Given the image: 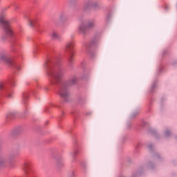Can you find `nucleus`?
<instances>
[{
	"mask_svg": "<svg viewBox=\"0 0 177 177\" xmlns=\"http://www.w3.org/2000/svg\"><path fill=\"white\" fill-rule=\"evenodd\" d=\"M60 58L53 55H47L46 61V70L51 84V86L54 89L57 90L62 101L61 104L68 103L70 102V88L77 85V77L70 79L67 82H63L62 80V68L60 67Z\"/></svg>",
	"mask_w": 177,
	"mask_h": 177,
	"instance_id": "f257e3e1",
	"label": "nucleus"
},
{
	"mask_svg": "<svg viewBox=\"0 0 177 177\" xmlns=\"http://www.w3.org/2000/svg\"><path fill=\"white\" fill-rule=\"evenodd\" d=\"M0 26L3 30V35L1 37L2 41H10L11 43L12 51L14 53H18L20 46V44L17 42V39L15 32L12 30L10 26L9 25V21H7L4 15L0 16Z\"/></svg>",
	"mask_w": 177,
	"mask_h": 177,
	"instance_id": "f03ea898",
	"label": "nucleus"
},
{
	"mask_svg": "<svg viewBox=\"0 0 177 177\" xmlns=\"http://www.w3.org/2000/svg\"><path fill=\"white\" fill-rule=\"evenodd\" d=\"M10 86H15V79L11 77L8 80V83L0 82V104H2V99L3 97H12V90L9 88Z\"/></svg>",
	"mask_w": 177,
	"mask_h": 177,
	"instance_id": "7ed1b4c3",
	"label": "nucleus"
},
{
	"mask_svg": "<svg viewBox=\"0 0 177 177\" xmlns=\"http://www.w3.org/2000/svg\"><path fill=\"white\" fill-rule=\"evenodd\" d=\"M95 27L94 21H88L86 23L82 21L81 24L79 25L77 31L79 34H81L84 39H86V37L89 35V31Z\"/></svg>",
	"mask_w": 177,
	"mask_h": 177,
	"instance_id": "20e7f679",
	"label": "nucleus"
},
{
	"mask_svg": "<svg viewBox=\"0 0 177 177\" xmlns=\"http://www.w3.org/2000/svg\"><path fill=\"white\" fill-rule=\"evenodd\" d=\"M99 34H95L93 38L91 39L90 42L88 43H83V45L85 46L86 50H87L88 53L90 55L91 57H93L95 54L94 49L99 45Z\"/></svg>",
	"mask_w": 177,
	"mask_h": 177,
	"instance_id": "39448f33",
	"label": "nucleus"
},
{
	"mask_svg": "<svg viewBox=\"0 0 177 177\" xmlns=\"http://www.w3.org/2000/svg\"><path fill=\"white\" fill-rule=\"evenodd\" d=\"M0 62H2V63H6V64H8V66L13 67L17 70H20V66H19V64L15 62V58H10V56L8 55V53L6 51L0 52Z\"/></svg>",
	"mask_w": 177,
	"mask_h": 177,
	"instance_id": "423d86ee",
	"label": "nucleus"
},
{
	"mask_svg": "<svg viewBox=\"0 0 177 177\" xmlns=\"http://www.w3.org/2000/svg\"><path fill=\"white\" fill-rule=\"evenodd\" d=\"M74 46L73 42L67 43L65 46V52L66 53L68 62L71 68H73V56H74Z\"/></svg>",
	"mask_w": 177,
	"mask_h": 177,
	"instance_id": "0eeeda50",
	"label": "nucleus"
},
{
	"mask_svg": "<svg viewBox=\"0 0 177 177\" xmlns=\"http://www.w3.org/2000/svg\"><path fill=\"white\" fill-rule=\"evenodd\" d=\"M92 9L94 12L99 10V9H100V4H99V3H93L91 0L85 1L83 5V12L88 13L91 12Z\"/></svg>",
	"mask_w": 177,
	"mask_h": 177,
	"instance_id": "6e6552de",
	"label": "nucleus"
},
{
	"mask_svg": "<svg viewBox=\"0 0 177 177\" xmlns=\"http://www.w3.org/2000/svg\"><path fill=\"white\" fill-rule=\"evenodd\" d=\"M147 149H149L151 154H152V157L155 160H159V161H162V156L160 155V153H158V152H157L154 150V146L153 145H152L151 144L148 145H147Z\"/></svg>",
	"mask_w": 177,
	"mask_h": 177,
	"instance_id": "1a4fd4ad",
	"label": "nucleus"
},
{
	"mask_svg": "<svg viewBox=\"0 0 177 177\" xmlns=\"http://www.w3.org/2000/svg\"><path fill=\"white\" fill-rule=\"evenodd\" d=\"M24 17L28 20L30 27H33L39 32H42V30H39V25L37 22V19H31L28 15H25Z\"/></svg>",
	"mask_w": 177,
	"mask_h": 177,
	"instance_id": "9d476101",
	"label": "nucleus"
},
{
	"mask_svg": "<svg viewBox=\"0 0 177 177\" xmlns=\"http://www.w3.org/2000/svg\"><path fill=\"white\" fill-rule=\"evenodd\" d=\"M9 164L8 156L5 153H0V169L6 168Z\"/></svg>",
	"mask_w": 177,
	"mask_h": 177,
	"instance_id": "9b49d317",
	"label": "nucleus"
},
{
	"mask_svg": "<svg viewBox=\"0 0 177 177\" xmlns=\"http://www.w3.org/2000/svg\"><path fill=\"white\" fill-rule=\"evenodd\" d=\"M54 159L55 160L57 167L58 168H63L64 167V164L63 161H62V156H60V152H57L54 155Z\"/></svg>",
	"mask_w": 177,
	"mask_h": 177,
	"instance_id": "f8f14e48",
	"label": "nucleus"
},
{
	"mask_svg": "<svg viewBox=\"0 0 177 177\" xmlns=\"http://www.w3.org/2000/svg\"><path fill=\"white\" fill-rule=\"evenodd\" d=\"M172 136H174V133L172 132V130L171 129H165L163 131L162 138L164 139H166V140H169V139H171Z\"/></svg>",
	"mask_w": 177,
	"mask_h": 177,
	"instance_id": "ddd939ff",
	"label": "nucleus"
},
{
	"mask_svg": "<svg viewBox=\"0 0 177 177\" xmlns=\"http://www.w3.org/2000/svg\"><path fill=\"white\" fill-rule=\"evenodd\" d=\"M73 151L70 153V156L73 158V161H75V157L77 154H80V148L77 146V142H74Z\"/></svg>",
	"mask_w": 177,
	"mask_h": 177,
	"instance_id": "4468645a",
	"label": "nucleus"
},
{
	"mask_svg": "<svg viewBox=\"0 0 177 177\" xmlns=\"http://www.w3.org/2000/svg\"><path fill=\"white\" fill-rule=\"evenodd\" d=\"M8 156V164L10 165V167H13V164L15 163V158L17 156V152L12 151L10 153L9 156Z\"/></svg>",
	"mask_w": 177,
	"mask_h": 177,
	"instance_id": "2eb2a0df",
	"label": "nucleus"
},
{
	"mask_svg": "<svg viewBox=\"0 0 177 177\" xmlns=\"http://www.w3.org/2000/svg\"><path fill=\"white\" fill-rule=\"evenodd\" d=\"M21 132H23V128L17 127L11 132L10 136H12V138H16L17 136H19Z\"/></svg>",
	"mask_w": 177,
	"mask_h": 177,
	"instance_id": "dca6fc26",
	"label": "nucleus"
},
{
	"mask_svg": "<svg viewBox=\"0 0 177 177\" xmlns=\"http://www.w3.org/2000/svg\"><path fill=\"white\" fill-rule=\"evenodd\" d=\"M148 132L151 133L156 139H160V135H158V131L156 129H149Z\"/></svg>",
	"mask_w": 177,
	"mask_h": 177,
	"instance_id": "f3484780",
	"label": "nucleus"
},
{
	"mask_svg": "<svg viewBox=\"0 0 177 177\" xmlns=\"http://www.w3.org/2000/svg\"><path fill=\"white\" fill-rule=\"evenodd\" d=\"M59 20L62 24H64L66 20H67V16L64 12H61L59 16Z\"/></svg>",
	"mask_w": 177,
	"mask_h": 177,
	"instance_id": "a211bd4d",
	"label": "nucleus"
},
{
	"mask_svg": "<svg viewBox=\"0 0 177 177\" xmlns=\"http://www.w3.org/2000/svg\"><path fill=\"white\" fill-rule=\"evenodd\" d=\"M156 167L157 166L156 165V163H154V162L151 160L149 161L148 163L147 164V167L148 168V169H150L151 171H154Z\"/></svg>",
	"mask_w": 177,
	"mask_h": 177,
	"instance_id": "6ab92c4d",
	"label": "nucleus"
},
{
	"mask_svg": "<svg viewBox=\"0 0 177 177\" xmlns=\"http://www.w3.org/2000/svg\"><path fill=\"white\" fill-rule=\"evenodd\" d=\"M157 91V80H154L151 85V88L149 89L150 93H154Z\"/></svg>",
	"mask_w": 177,
	"mask_h": 177,
	"instance_id": "aec40b11",
	"label": "nucleus"
},
{
	"mask_svg": "<svg viewBox=\"0 0 177 177\" xmlns=\"http://www.w3.org/2000/svg\"><path fill=\"white\" fill-rule=\"evenodd\" d=\"M16 117V113L11 112L6 115V122H9L10 120H13Z\"/></svg>",
	"mask_w": 177,
	"mask_h": 177,
	"instance_id": "412c9836",
	"label": "nucleus"
},
{
	"mask_svg": "<svg viewBox=\"0 0 177 177\" xmlns=\"http://www.w3.org/2000/svg\"><path fill=\"white\" fill-rule=\"evenodd\" d=\"M78 3V0H68V5L69 8H77V3Z\"/></svg>",
	"mask_w": 177,
	"mask_h": 177,
	"instance_id": "4be33fe9",
	"label": "nucleus"
},
{
	"mask_svg": "<svg viewBox=\"0 0 177 177\" xmlns=\"http://www.w3.org/2000/svg\"><path fill=\"white\" fill-rule=\"evenodd\" d=\"M22 97L24 104H27V102H28V99L30 97V94H28V93H24L22 95Z\"/></svg>",
	"mask_w": 177,
	"mask_h": 177,
	"instance_id": "5701e85b",
	"label": "nucleus"
},
{
	"mask_svg": "<svg viewBox=\"0 0 177 177\" xmlns=\"http://www.w3.org/2000/svg\"><path fill=\"white\" fill-rule=\"evenodd\" d=\"M111 19H113V12H111V11H109L105 19L106 23H110V21H111Z\"/></svg>",
	"mask_w": 177,
	"mask_h": 177,
	"instance_id": "b1692460",
	"label": "nucleus"
},
{
	"mask_svg": "<svg viewBox=\"0 0 177 177\" xmlns=\"http://www.w3.org/2000/svg\"><path fill=\"white\" fill-rule=\"evenodd\" d=\"M52 37H53V39H57L58 41H61V39H62V37L59 36V34H57L55 32H53Z\"/></svg>",
	"mask_w": 177,
	"mask_h": 177,
	"instance_id": "393cba45",
	"label": "nucleus"
},
{
	"mask_svg": "<svg viewBox=\"0 0 177 177\" xmlns=\"http://www.w3.org/2000/svg\"><path fill=\"white\" fill-rule=\"evenodd\" d=\"M68 177H77L75 170H71L68 172Z\"/></svg>",
	"mask_w": 177,
	"mask_h": 177,
	"instance_id": "a878e982",
	"label": "nucleus"
},
{
	"mask_svg": "<svg viewBox=\"0 0 177 177\" xmlns=\"http://www.w3.org/2000/svg\"><path fill=\"white\" fill-rule=\"evenodd\" d=\"M71 114H72L74 120H77V118H78V111L74 110L71 112Z\"/></svg>",
	"mask_w": 177,
	"mask_h": 177,
	"instance_id": "bb28decb",
	"label": "nucleus"
},
{
	"mask_svg": "<svg viewBox=\"0 0 177 177\" xmlns=\"http://www.w3.org/2000/svg\"><path fill=\"white\" fill-rule=\"evenodd\" d=\"M138 114H139V111H134L131 113V115H130V118H135V117H136V115H138Z\"/></svg>",
	"mask_w": 177,
	"mask_h": 177,
	"instance_id": "cd10ccee",
	"label": "nucleus"
},
{
	"mask_svg": "<svg viewBox=\"0 0 177 177\" xmlns=\"http://www.w3.org/2000/svg\"><path fill=\"white\" fill-rule=\"evenodd\" d=\"M43 48H46V46L42 45V46H36V50L35 51V53H37V50H41Z\"/></svg>",
	"mask_w": 177,
	"mask_h": 177,
	"instance_id": "c85d7f7f",
	"label": "nucleus"
},
{
	"mask_svg": "<svg viewBox=\"0 0 177 177\" xmlns=\"http://www.w3.org/2000/svg\"><path fill=\"white\" fill-rule=\"evenodd\" d=\"M165 109V104L160 103V111H164Z\"/></svg>",
	"mask_w": 177,
	"mask_h": 177,
	"instance_id": "c756f323",
	"label": "nucleus"
},
{
	"mask_svg": "<svg viewBox=\"0 0 177 177\" xmlns=\"http://www.w3.org/2000/svg\"><path fill=\"white\" fill-rule=\"evenodd\" d=\"M80 164L82 167L84 168V172H86V164L85 163V162H81Z\"/></svg>",
	"mask_w": 177,
	"mask_h": 177,
	"instance_id": "7c9ffc66",
	"label": "nucleus"
},
{
	"mask_svg": "<svg viewBox=\"0 0 177 177\" xmlns=\"http://www.w3.org/2000/svg\"><path fill=\"white\" fill-rule=\"evenodd\" d=\"M131 127H132V124H131V122H128L126 124V128H127V129H131Z\"/></svg>",
	"mask_w": 177,
	"mask_h": 177,
	"instance_id": "2f4dec72",
	"label": "nucleus"
},
{
	"mask_svg": "<svg viewBox=\"0 0 177 177\" xmlns=\"http://www.w3.org/2000/svg\"><path fill=\"white\" fill-rule=\"evenodd\" d=\"M3 145V139L0 138V151H2V146Z\"/></svg>",
	"mask_w": 177,
	"mask_h": 177,
	"instance_id": "473e14b6",
	"label": "nucleus"
},
{
	"mask_svg": "<svg viewBox=\"0 0 177 177\" xmlns=\"http://www.w3.org/2000/svg\"><path fill=\"white\" fill-rule=\"evenodd\" d=\"M165 100H166V98L165 97H162L161 99H160V103L162 104H165Z\"/></svg>",
	"mask_w": 177,
	"mask_h": 177,
	"instance_id": "72a5a7b5",
	"label": "nucleus"
},
{
	"mask_svg": "<svg viewBox=\"0 0 177 177\" xmlns=\"http://www.w3.org/2000/svg\"><path fill=\"white\" fill-rule=\"evenodd\" d=\"M162 71V67L160 66L157 72V75H160V73H161Z\"/></svg>",
	"mask_w": 177,
	"mask_h": 177,
	"instance_id": "f704fd0d",
	"label": "nucleus"
},
{
	"mask_svg": "<svg viewBox=\"0 0 177 177\" xmlns=\"http://www.w3.org/2000/svg\"><path fill=\"white\" fill-rule=\"evenodd\" d=\"M83 80H88V75L84 74L82 77Z\"/></svg>",
	"mask_w": 177,
	"mask_h": 177,
	"instance_id": "c9c22d12",
	"label": "nucleus"
},
{
	"mask_svg": "<svg viewBox=\"0 0 177 177\" xmlns=\"http://www.w3.org/2000/svg\"><path fill=\"white\" fill-rule=\"evenodd\" d=\"M125 140H127V137L123 136L122 138V143H124V142H125Z\"/></svg>",
	"mask_w": 177,
	"mask_h": 177,
	"instance_id": "e433bc0d",
	"label": "nucleus"
},
{
	"mask_svg": "<svg viewBox=\"0 0 177 177\" xmlns=\"http://www.w3.org/2000/svg\"><path fill=\"white\" fill-rule=\"evenodd\" d=\"M165 55H167V50H163L162 53V56H165Z\"/></svg>",
	"mask_w": 177,
	"mask_h": 177,
	"instance_id": "4c0bfd02",
	"label": "nucleus"
},
{
	"mask_svg": "<svg viewBox=\"0 0 177 177\" xmlns=\"http://www.w3.org/2000/svg\"><path fill=\"white\" fill-rule=\"evenodd\" d=\"M28 111V109L26 108V111L24 113V117H26V115L27 114Z\"/></svg>",
	"mask_w": 177,
	"mask_h": 177,
	"instance_id": "58836bf2",
	"label": "nucleus"
},
{
	"mask_svg": "<svg viewBox=\"0 0 177 177\" xmlns=\"http://www.w3.org/2000/svg\"><path fill=\"white\" fill-rule=\"evenodd\" d=\"M32 3H34L35 5H37V3H38V0H33Z\"/></svg>",
	"mask_w": 177,
	"mask_h": 177,
	"instance_id": "ea45409f",
	"label": "nucleus"
},
{
	"mask_svg": "<svg viewBox=\"0 0 177 177\" xmlns=\"http://www.w3.org/2000/svg\"><path fill=\"white\" fill-rule=\"evenodd\" d=\"M176 64H177V61H174L172 62V66H176Z\"/></svg>",
	"mask_w": 177,
	"mask_h": 177,
	"instance_id": "a19ab883",
	"label": "nucleus"
},
{
	"mask_svg": "<svg viewBox=\"0 0 177 177\" xmlns=\"http://www.w3.org/2000/svg\"><path fill=\"white\" fill-rule=\"evenodd\" d=\"M139 147H140V143H138L137 145V146L136 147V150H138V149H139Z\"/></svg>",
	"mask_w": 177,
	"mask_h": 177,
	"instance_id": "79ce46f5",
	"label": "nucleus"
},
{
	"mask_svg": "<svg viewBox=\"0 0 177 177\" xmlns=\"http://www.w3.org/2000/svg\"><path fill=\"white\" fill-rule=\"evenodd\" d=\"M174 140L177 142V134L174 136Z\"/></svg>",
	"mask_w": 177,
	"mask_h": 177,
	"instance_id": "37998d69",
	"label": "nucleus"
},
{
	"mask_svg": "<svg viewBox=\"0 0 177 177\" xmlns=\"http://www.w3.org/2000/svg\"><path fill=\"white\" fill-rule=\"evenodd\" d=\"M91 114H92V112H88L86 114V115H91Z\"/></svg>",
	"mask_w": 177,
	"mask_h": 177,
	"instance_id": "c03bdc74",
	"label": "nucleus"
},
{
	"mask_svg": "<svg viewBox=\"0 0 177 177\" xmlns=\"http://www.w3.org/2000/svg\"><path fill=\"white\" fill-rule=\"evenodd\" d=\"M55 25L59 26V23H57V21H55Z\"/></svg>",
	"mask_w": 177,
	"mask_h": 177,
	"instance_id": "a18cd8bd",
	"label": "nucleus"
},
{
	"mask_svg": "<svg viewBox=\"0 0 177 177\" xmlns=\"http://www.w3.org/2000/svg\"><path fill=\"white\" fill-rule=\"evenodd\" d=\"M5 10H6V8L3 9L2 12H5Z\"/></svg>",
	"mask_w": 177,
	"mask_h": 177,
	"instance_id": "49530a36",
	"label": "nucleus"
},
{
	"mask_svg": "<svg viewBox=\"0 0 177 177\" xmlns=\"http://www.w3.org/2000/svg\"><path fill=\"white\" fill-rule=\"evenodd\" d=\"M48 109H49V108L46 107V108L45 109V111H47Z\"/></svg>",
	"mask_w": 177,
	"mask_h": 177,
	"instance_id": "de8ad7c7",
	"label": "nucleus"
},
{
	"mask_svg": "<svg viewBox=\"0 0 177 177\" xmlns=\"http://www.w3.org/2000/svg\"><path fill=\"white\" fill-rule=\"evenodd\" d=\"M168 9V7H165V10H167Z\"/></svg>",
	"mask_w": 177,
	"mask_h": 177,
	"instance_id": "09e8293b",
	"label": "nucleus"
},
{
	"mask_svg": "<svg viewBox=\"0 0 177 177\" xmlns=\"http://www.w3.org/2000/svg\"><path fill=\"white\" fill-rule=\"evenodd\" d=\"M82 100V99L80 98V102L81 103V101Z\"/></svg>",
	"mask_w": 177,
	"mask_h": 177,
	"instance_id": "8fccbe9b",
	"label": "nucleus"
},
{
	"mask_svg": "<svg viewBox=\"0 0 177 177\" xmlns=\"http://www.w3.org/2000/svg\"><path fill=\"white\" fill-rule=\"evenodd\" d=\"M144 125H147V122L144 123Z\"/></svg>",
	"mask_w": 177,
	"mask_h": 177,
	"instance_id": "3c124183",
	"label": "nucleus"
},
{
	"mask_svg": "<svg viewBox=\"0 0 177 177\" xmlns=\"http://www.w3.org/2000/svg\"><path fill=\"white\" fill-rule=\"evenodd\" d=\"M56 107H58L59 109H60V106H56Z\"/></svg>",
	"mask_w": 177,
	"mask_h": 177,
	"instance_id": "603ef678",
	"label": "nucleus"
},
{
	"mask_svg": "<svg viewBox=\"0 0 177 177\" xmlns=\"http://www.w3.org/2000/svg\"><path fill=\"white\" fill-rule=\"evenodd\" d=\"M46 90L48 91V88H46Z\"/></svg>",
	"mask_w": 177,
	"mask_h": 177,
	"instance_id": "864d4df0",
	"label": "nucleus"
},
{
	"mask_svg": "<svg viewBox=\"0 0 177 177\" xmlns=\"http://www.w3.org/2000/svg\"><path fill=\"white\" fill-rule=\"evenodd\" d=\"M17 8H18V7H17V6H16V9H17Z\"/></svg>",
	"mask_w": 177,
	"mask_h": 177,
	"instance_id": "5fc2aeb1",
	"label": "nucleus"
},
{
	"mask_svg": "<svg viewBox=\"0 0 177 177\" xmlns=\"http://www.w3.org/2000/svg\"><path fill=\"white\" fill-rule=\"evenodd\" d=\"M62 114H64V112H62Z\"/></svg>",
	"mask_w": 177,
	"mask_h": 177,
	"instance_id": "6e6d98bb",
	"label": "nucleus"
}]
</instances>
